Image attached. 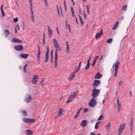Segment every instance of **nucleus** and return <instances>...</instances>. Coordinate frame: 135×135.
<instances>
[{
  "instance_id": "f8f14e48",
  "label": "nucleus",
  "mask_w": 135,
  "mask_h": 135,
  "mask_svg": "<svg viewBox=\"0 0 135 135\" xmlns=\"http://www.w3.org/2000/svg\"><path fill=\"white\" fill-rule=\"evenodd\" d=\"M87 124V122L86 120H82L81 123L80 125L82 126L85 127Z\"/></svg>"
},
{
  "instance_id": "4d7b16f0",
  "label": "nucleus",
  "mask_w": 135,
  "mask_h": 135,
  "mask_svg": "<svg viewBox=\"0 0 135 135\" xmlns=\"http://www.w3.org/2000/svg\"><path fill=\"white\" fill-rule=\"evenodd\" d=\"M3 4H2L1 7V11H3Z\"/></svg>"
},
{
  "instance_id": "774afa93",
  "label": "nucleus",
  "mask_w": 135,
  "mask_h": 135,
  "mask_svg": "<svg viewBox=\"0 0 135 135\" xmlns=\"http://www.w3.org/2000/svg\"><path fill=\"white\" fill-rule=\"evenodd\" d=\"M90 135H95V133H94L92 132L91 133Z\"/></svg>"
},
{
  "instance_id": "cd10ccee",
  "label": "nucleus",
  "mask_w": 135,
  "mask_h": 135,
  "mask_svg": "<svg viewBox=\"0 0 135 135\" xmlns=\"http://www.w3.org/2000/svg\"><path fill=\"white\" fill-rule=\"evenodd\" d=\"M67 43V45H66V50L67 53H69L70 51V50L69 49V46L68 44V41L66 42Z\"/></svg>"
},
{
  "instance_id": "13d9d810",
  "label": "nucleus",
  "mask_w": 135,
  "mask_h": 135,
  "mask_svg": "<svg viewBox=\"0 0 135 135\" xmlns=\"http://www.w3.org/2000/svg\"><path fill=\"white\" fill-rule=\"evenodd\" d=\"M1 13H2V16H3L4 15V13L3 11H1Z\"/></svg>"
},
{
  "instance_id": "37998d69",
  "label": "nucleus",
  "mask_w": 135,
  "mask_h": 135,
  "mask_svg": "<svg viewBox=\"0 0 135 135\" xmlns=\"http://www.w3.org/2000/svg\"><path fill=\"white\" fill-rule=\"evenodd\" d=\"M123 82L122 81H120L118 83V85L120 86H121Z\"/></svg>"
},
{
  "instance_id": "20e7f679",
  "label": "nucleus",
  "mask_w": 135,
  "mask_h": 135,
  "mask_svg": "<svg viewBox=\"0 0 135 135\" xmlns=\"http://www.w3.org/2000/svg\"><path fill=\"white\" fill-rule=\"evenodd\" d=\"M22 120L24 122L27 123H31L34 122L35 121L34 119L26 118H23Z\"/></svg>"
},
{
  "instance_id": "6e6552de",
  "label": "nucleus",
  "mask_w": 135,
  "mask_h": 135,
  "mask_svg": "<svg viewBox=\"0 0 135 135\" xmlns=\"http://www.w3.org/2000/svg\"><path fill=\"white\" fill-rule=\"evenodd\" d=\"M103 29H101L100 31V32H98L95 35V37L96 39L98 38H99L101 35H103V32H102Z\"/></svg>"
},
{
  "instance_id": "ea45409f",
  "label": "nucleus",
  "mask_w": 135,
  "mask_h": 135,
  "mask_svg": "<svg viewBox=\"0 0 135 135\" xmlns=\"http://www.w3.org/2000/svg\"><path fill=\"white\" fill-rule=\"evenodd\" d=\"M88 109L87 108H84L83 110V112L84 113H86L88 111Z\"/></svg>"
},
{
  "instance_id": "4468645a",
  "label": "nucleus",
  "mask_w": 135,
  "mask_h": 135,
  "mask_svg": "<svg viewBox=\"0 0 135 135\" xmlns=\"http://www.w3.org/2000/svg\"><path fill=\"white\" fill-rule=\"evenodd\" d=\"M39 78L37 77V76L36 75H34V76L32 78L33 80L32 81V82L33 84H36L37 80L36 79H38Z\"/></svg>"
},
{
  "instance_id": "603ef678",
  "label": "nucleus",
  "mask_w": 135,
  "mask_h": 135,
  "mask_svg": "<svg viewBox=\"0 0 135 135\" xmlns=\"http://www.w3.org/2000/svg\"><path fill=\"white\" fill-rule=\"evenodd\" d=\"M115 76H117V74L118 73V71L117 70H115Z\"/></svg>"
},
{
  "instance_id": "79ce46f5",
  "label": "nucleus",
  "mask_w": 135,
  "mask_h": 135,
  "mask_svg": "<svg viewBox=\"0 0 135 135\" xmlns=\"http://www.w3.org/2000/svg\"><path fill=\"white\" fill-rule=\"evenodd\" d=\"M44 1L45 4L46 6L47 7L48 6V3L47 0H44Z\"/></svg>"
},
{
  "instance_id": "bf43d9fd",
  "label": "nucleus",
  "mask_w": 135,
  "mask_h": 135,
  "mask_svg": "<svg viewBox=\"0 0 135 135\" xmlns=\"http://www.w3.org/2000/svg\"><path fill=\"white\" fill-rule=\"evenodd\" d=\"M16 28H17V29L18 30H20V27H19V26L18 25H17V26H16Z\"/></svg>"
},
{
  "instance_id": "0e129e2a",
  "label": "nucleus",
  "mask_w": 135,
  "mask_h": 135,
  "mask_svg": "<svg viewBox=\"0 0 135 135\" xmlns=\"http://www.w3.org/2000/svg\"><path fill=\"white\" fill-rule=\"evenodd\" d=\"M56 30H57V33L59 34V31L58 30V27H57L56 28Z\"/></svg>"
},
{
  "instance_id": "338daca9",
  "label": "nucleus",
  "mask_w": 135,
  "mask_h": 135,
  "mask_svg": "<svg viewBox=\"0 0 135 135\" xmlns=\"http://www.w3.org/2000/svg\"><path fill=\"white\" fill-rule=\"evenodd\" d=\"M120 18V20H122L123 19V17L122 16H120L119 17Z\"/></svg>"
},
{
  "instance_id": "ddd939ff",
  "label": "nucleus",
  "mask_w": 135,
  "mask_h": 135,
  "mask_svg": "<svg viewBox=\"0 0 135 135\" xmlns=\"http://www.w3.org/2000/svg\"><path fill=\"white\" fill-rule=\"evenodd\" d=\"M100 84V81L99 80H94L93 85V86H98Z\"/></svg>"
},
{
  "instance_id": "c9c22d12",
  "label": "nucleus",
  "mask_w": 135,
  "mask_h": 135,
  "mask_svg": "<svg viewBox=\"0 0 135 135\" xmlns=\"http://www.w3.org/2000/svg\"><path fill=\"white\" fill-rule=\"evenodd\" d=\"M103 118V116L102 115H100L98 118V120H101Z\"/></svg>"
},
{
  "instance_id": "680f3d73",
  "label": "nucleus",
  "mask_w": 135,
  "mask_h": 135,
  "mask_svg": "<svg viewBox=\"0 0 135 135\" xmlns=\"http://www.w3.org/2000/svg\"><path fill=\"white\" fill-rule=\"evenodd\" d=\"M30 10H32V4H30Z\"/></svg>"
},
{
  "instance_id": "dca6fc26",
  "label": "nucleus",
  "mask_w": 135,
  "mask_h": 135,
  "mask_svg": "<svg viewBox=\"0 0 135 135\" xmlns=\"http://www.w3.org/2000/svg\"><path fill=\"white\" fill-rule=\"evenodd\" d=\"M74 97H72L71 96H70V95L68 98V100L66 102V103H68L73 102L74 101Z\"/></svg>"
},
{
  "instance_id": "49530a36",
  "label": "nucleus",
  "mask_w": 135,
  "mask_h": 135,
  "mask_svg": "<svg viewBox=\"0 0 135 135\" xmlns=\"http://www.w3.org/2000/svg\"><path fill=\"white\" fill-rule=\"evenodd\" d=\"M91 59V57H90L87 60V63H90V62Z\"/></svg>"
},
{
  "instance_id": "c03bdc74",
  "label": "nucleus",
  "mask_w": 135,
  "mask_h": 135,
  "mask_svg": "<svg viewBox=\"0 0 135 135\" xmlns=\"http://www.w3.org/2000/svg\"><path fill=\"white\" fill-rule=\"evenodd\" d=\"M81 61L79 63V65H78V68H79V69H80V68L81 67Z\"/></svg>"
},
{
  "instance_id": "5fc2aeb1",
  "label": "nucleus",
  "mask_w": 135,
  "mask_h": 135,
  "mask_svg": "<svg viewBox=\"0 0 135 135\" xmlns=\"http://www.w3.org/2000/svg\"><path fill=\"white\" fill-rule=\"evenodd\" d=\"M64 5L65 7V9L66 10V2H65V0H64Z\"/></svg>"
},
{
  "instance_id": "8fccbe9b",
  "label": "nucleus",
  "mask_w": 135,
  "mask_h": 135,
  "mask_svg": "<svg viewBox=\"0 0 135 135\" xmlns=\"http://www.w3.org/2000/svg\"><path fill=\"white\" fill-rule=\"evenodd\" d=\"M110 126V122H109L108 124L106 126H107L108 128H109Z\"/></svg>"
},
{
  "instance_id": "f704fd0d",
  "label": "nucleus",
  "mask_w": 135,
  "mask_h": 135,
  "mask_svg": "<svg viewBox=\"0 0 135 135\" xmlns=\"http://www.w3.org/2000/svg\"><path fill=\"white\" fill-rule=\"evenodd\" d=\"M79 114V113L77 112L74 117V119H76V118H77Z\"/></svg>"
},
{
  "instance_id": "aec40b11",
  "label": "nucleus",
  "mask_w": 135,
  "mask_h": 135,
  "mask_svg": "<svg viewBox=\"0 0 135 135\" xmlns=\"http://www.w3.org/2000/svg\"><path fill=\"white\" fill-rule=\"evenodd\" d=\"M78 91L76 92H73L70 93V96H71L72 97H73L75 98L76 94L78 93Z\"/></svg>"
},
{
  "instance_id": "4be33fe9",
  "label": "nucleus",
  "mask_w": 135,
  "mask_h": 135,
  "mask_svg": "<svg viewBox=\"0 0 135 135\" xmlns=\"http://www.w3.org/2000/svg\"><path fill=\"white\" fill-rule=\"evenodd\" d=\"M118 23H118V21H117L116 22V23L114 25V26H113L112 27V30H114L117 28V27L118 25Z\"/></svg>"
},
{
  "instance_id": "69168bd1",
  "label": "nucleus",
  "mask_w": 135,
  "mask_h": 135,
  "mask_svg": "<svg viewBox=\"0 0 135 135\" xmlns=\"http://www.w3.org/2000/svg\"><path fill=\"white\" fill-rule=\"evenodd\" d=\"M80 70V69H79V68H78V69L77 70H76V71H75V72L76 73H77V72Z\"/></svg>"
},
{
  "instance_id": "39448f33",
  "label": "nucleus",
  "mask_w": 135,
  "mask_h": 135,
  "mask_svg": "<svg viewBox=\"0 0 135 135\" xmlns=\"http://www.w3.org/2000/svg\"><path fill=\"white\" fill-rule=\"evenodd\" d=\"M23 47L22 45L15 46L14 48L16 50L18 51H21L23 50Z\"/></svg>"
},
{
  "instance_id": "a211bd4d",
  "label": "nucleus",
  "mask_w": 135,
  "mask_h": 135,
  "mask_svg": "<svg viewBox=\"0 0 135 135\" xmlns=\"http://www.w3.org/2000/svg\"><path fill=\"white\" fill-rule=\"evenodd\" d=\"M25 132L27 135H32L33 134V132L30 130H26Z\"/></svg>"
},
{
  "instance_id": "1a4fd4ad",
  "label": "nucleus",
  "mask_w": 135,
  "mask_h": 135,
  "mask_svg": "<svg viewBox=\"0 0 135 135\" xmlns=\"http://www.w3.org/2000/svg\"><path fill=\"white\" fill-rule=\"evenodd\" d=\"M117 108H118V112L119 113L120 110V109L121 108V105L119 103V100L118 99V98L117 99Z\"/></svg>"
},
{
  "instance_id": "f03ea898",
  "label": "nucleus",
  "mask_w": 135,
  "mask_h": 135,
  "mask_svg": "<svg viewBox=\"0 0 135 135\" xmlns=\"http://www.w3.org/2000/svg\"><path fill=\"white\" fill-rule=\"evenodd\" d=\"M95 100V98L92 97L88 103L89 105L91 107H94L97 104V102Z\"/></svg>"
},
{
  "instance_id": "de8ad7c7",
  "label": "nucleus",
  "mask_w": 135,
  "mask_h": 135,
  "mask_svg": "<svg viewBox=\"0 0 135 135\" xmlns=\"http://www.w3.org/2000/svg\"><path fill=\"white\" fill-rule=\"evenodd\" d=\"M53 50H52V51H51L50 53V55L51 57H53Z\"/></svg>"
},
{
  "instance_id": "393cba45",
  "label": "nucleus",
  "mask_w": 135,
  "mask_h": 135,
  "mask_svg": "<svg viewBox=\"0 0 135 135\" xmlns=\"http://www.w3.org/2000/svg\"><path fill=\"white\" fill-rule=\"evenodd\" d=\"M98 57H99V56H96L95 57L94 59L93 62V64L91 65V66H94L95 64L96 63L97 60V59H98Z\"/></svg>"
},
{
  "instance_id": "c85d7f7f",
  "label": "nucleus",
  "mask_w": 135,
  "mask_h": 135,
  "mask_svg": "<svg viewBox=\"0 0 135 135\" xmlns=\"http://www.w3.org/2000/svg\"><path fill=\"white\" fill-rule=\"evenodd\" d=\"M4 32L6 34V36H7L9 34V32L7 30H5L4 31Z\"/></svg>"
},
{
  "instance_id": "f3484780",
  "label": "nucleus",
  "mask_w": 135,
  "mask_h": 135,
  "mask_svg": "<svg viewBox=\"0 0 135 135\" xmlns=\"http://www.w3.org/2000/svg\"><path fill=\"white\" fill-rule=\"evenodd\" d=\"M47 31L48 32V35L49 37L52 36V31L50 28L49 26H47Z\"/></svg>"
},
{
  "instance_id": "72a5a7b5",
  "label": "nucleus",
  "mask_w": 135,
  "mask_h": 135,
  "mask_svg": "<svg viewBox=\"0 0 135 135\" xmlns=\"http://www.w3.org/2000/svg\"><path fill=\"white\" fill-rule=\"evenodd\" d=\"M112 38H109L107 40V42L108 43H110L112 42Z\"/></svg>"
},
{
  "instance_id": "052dcab7",
  "label": "nucleus",
  "mask_w": 135,
  "mask_h": 135,
  "mask_svg": "<svg viewBox=\"0 0 135 135\" xmlns=\"http://www.w3.org/2000/svg\"><path fill=\"white\" fill-rule=\"evenodd\" d=\"M45 43V38H43V44H44Z\"/></svg>"
},
{
  "instance_id": "7c9ffc66",
  "label": "nucleus",
  "mask_w": 135,
  "mask_h": 135,
  "mask_svg": "<svg viewBox=\"0 0 135 135\" xmlns=\"http://www.w3.org/2000/svg\"><path fill=\"white\" fill-rule=\"evenodd\" d=\"M127 7V5H124L122 7V9L123 11H126Z\"/></svg>"
},
{
  "instance_id": "a18cd8bd",
  "label": "nucleus",
  "mask_w": 135,
  "mask_h": 135,
  "mask_svg": "<svg viewBox=\"0 0 135 135\" xmlns=\"http://www.w3.org/2000/svg\"><path fill=\"white\" fill-rule=\"evenodd\" d=\"M83 16L85 19H87L86 17V14L84 11Z\"/></svg>"
},
{
  "instance_id": "864d4df0",
  "label": "nucleus",
  "mask_w": 135,
  "mask_h": 135,
  "mask_svg": "<svg viewBox=\"0 0 135 135\" xmlns=\"http://www.w3.org/2000/svg\"><path fill=\"white\" fill-rule=\"evenodd\" d=\"M56 7H57V12H58V15H59V10L58 8V5H57Z\"/></svg>"
},
{
  "instance_id": "2eb2a0df",
  "label": "nucleus",
  "mask_w": 135,
  "mask_h": 135,
  "mask_svg": "<svg viewBox=\"0 0 135 135\" xmlns=\"http://www.w3.org/2000/svg\"><path fill=\"white\" fill-rule=\"evenodd\" d=\"M102 76V75L100 73L98 72L94 76V78L95 79H99Z\"/></svg>"
},
{
  "instance_id": "2f4dec72",
  "label": "nucleus",
  "mask_w": 135,
  "mask_h": 135,
  "mask_svg": "<svg viewBox=\"0 0 135 135\" xmlns=\"http://www.w3.org/2000/svg\"><path fill=\"white\" fill-rule=\"evenodd\" d=\"M90 65V63H87V64L85 68V70L88 69L89 68V66Z\"/></svg>"
},
{
  "instance_id": "0eeeda50",
  "label": "nucleus",
  "mask_w": 135,
  "mask_h": 135,
  "mask_svg": "<svg viewBox=\"0 0 135 135\" xmlns=\"http://www.w3.org/2000/svg\"><path fill=\"white\" fill-rule=\"evenodd\" d=\"M49 46H47L46 48V59L45 60V62H47L49 59Z\"/></svg>"
},
{
  "instance_id": "09e8293b",
  "label": "nucleus",
  "mask_w": 135,
  "mask_h": 135,
  "mask_svg": "<svg viewBox=\"0 0 135 135\" xmlns=\"http://www.w3.org/2000/svg\"><path fill=\"white\" fill-rule=\"evenodd\" d=\"M31 19L33 22H34V16H31Z\"/></svg>"
},
{
  "instance_id": "412c9836",
  "label": "nucleus",
  "mask_w": 135,
  "mask_h": 135,
  "mask_svg": "<svg viewBox=\"0 0 135 135\" xmlns=\"http://www.w3.org/2000/svg\"><path fill=\"white\" fill-rule=\"evenodd\" d=\"M65 113V111L64 109L60 108V116L62 115Z\"/></svg>"
},
{
  "instance_id": "9b49d317",
  "label": "nucleus",
  "mask_w": 135,
  "mask_h": 135,
  "mask_svg": "<svg viewBox=\"0 0 135 135\" xmlns=\"http://www.w3.org/2000/svg\"><path fill=\"white\" fill-rule=\"evenodd\" d=\"M32 97L30 95L28 94L26 98L25 99V100L27 103L29 102L31 100Z\"/></svg>"
},
{
  "instance_id": "3c124183",
  "label": "nucleus",
  "mask_w": 135,
  "mask_h": 135,
  "mask_svg": "<svg viewBox=\"0 0 135 135\" xmlns=\"http://www.w3.org/2000/svg\"><path fill=\"white\" fill-rule=\"evenodd\" d=\"M83 108V107H82L81 108H79V110H78V112H77L79 113H80V111L81 110V109H82Z\"/></svg>"
},
{
  "instance_id": "b1692460",
  "label": "nucleus",
  "mask_w": 135,
  "mask_h": 135,
  "mask_svg": "<svg viewBox=\"0 0 135 135\" xmlns=\"http://www.w3.org/2000/svg\"><path fill=\"white\" fill-rule=\"evenodd\" d=\"M75 72H73L69 76V79H72L75 76V75L74 74Z\"/></svg>"
},
{
  "instance_id": "6ab92c4d",
  "label": "nucleus",
  "mask_w": 135,
  "mask_h": 135,
  "mask_svg": "<svg viewBox=\"0 0 135 135\" xmlns=\"http://www.w3.org/2000/svg\"><path fill=\"white\" fill-rule=\"evenodd\" d=\"M28 56V54H21L20 55V56L21 57L25 59H26L27 58Z\"/></svg>"
},
{
  "instance_id": "423d86ee",
  "label": "nucleus",
  "mask_w": 135,
  "mask_h": 135,
  "mask_svg": "<svg viewBox=\"0 0 135 135\" xmlns=\"http://www.w3.org/2000/svg\"><path fill=\"white\" fill-rule=\"evenodd\" d=\"M125 126V123H123L121 124L119 126L118 129V132L122 133L123 130Z\"/></svg>"
},
{
  "instance_id": "a19ab883",
  "label": "nucleus",
  "mask_w": 135,
  "mask_h": 135,
  "mask_svg": "<svg viewBox=\"0 0 135 135\" xmlns=\"http://www.w3.org/2000/svg\"><path fill=\"white\" fill-rule=\"evenodd\" d=\"M71 11V13H72V16H74L75 17V16H76L75 15H74V11Z\"/></svg>"
},
{
  "instance_id": "e2e57ef3",
  "label": "nucleus",
  "mask_w": 135,
  "mask_h": 135,
  "mask_svg": "<svg viewBox=\"0 0 135 135\" xmlns=\"http://www.w3.org/2000/svg\"><path fill=\"white\" fill-rule=\"evenodd\" d=\"M133 118L132 117V119L131 120V125H133Z\"/></svg>"
},
{
  "instance_id": "4c0bfd02",
  "label": "nucleus",
  "mask_w": 135,
  "mask_h": 135,
  "mask_svg": "<svg viewBox=\"0 0 135 135\" xmlns=\"http://www.w3.org/2000/svg\"><path fill=\"white\" fill-rule=\"evenodd\" d=\"M40 51H38V53L37 55V58L39 59L40 58Z\"/></svg>"
},
{
  "instance_id": "9d476101",
  "label": "nucleus",
  "mask_w": 135,
  "mask_h": 135,
  "mask_svg": "<svg viewBox=\"0 0 135 135\" xmlns=\"http://www.w3.org/2000/svg\"><path fill=\"white\" fill-rule=\"evenodd\" d=\"M12 41L14 43H20L22 42L21 40H20L18 38H13L12 39Z\"/></svg>"
},
{
  "instance_id": "58836bf2",
  "label": "nucleus",
  "mask_w": 135,
  "mask_h": 135,
  "mask_svg": "<svg viewBox=\"0 0 135 135\" xmlns=\"http://www.w3.org/2000/svg\"><path fill=\"white\" fill-rule=\"evenodd\" d=\"M18 20V18L17 17L14 18L13 19L14 22H17Z\"/></svg>"
},
{
  "instance_id": "473e14b6",
  "label": "nucleus",
  "mask_w": 135,
  "mask_h": 135,
  "mask_svg": "<svg viewBox=\"0 0 135 135\" xmlns=\"http://www.w3.org/2000/svg\"><path fill=\"white\" fill-rule=\"evenodd\" d=\"M86 10L87 12L88 13H90V10L89 9V6L88 5H86Z\"/></svg>"
},
{
  "instance_id": "c756f323",
  "label": "nucleus",
  "mask_w": 135,
  "mask_h": 135,
  "mask_svg": "<svg viewBox=\"0 0 135 135\" xmlns=\"http://www.w3.org/2000/svg\"><path fill=\"white\" fill-rule=\"evenodd\" d=\"M67 21H68L67 20H66V21L65 23H66V28H67L68 27L69 29V31H70L71 29H70V26H69V24H67Z\"/></svg>"
},
{
  "instance_id": "5701e85b",
  "label": "nucleus",
  "mask_w": 135,
  "mask_h": 135,
  "mask_svg": "<svg viewBox=\"0 0 135 135\" xmlns=\"http://www.w3.org/2000/svg\"><path fill=\"white\" fill-rule=\"evenodd\" d=\"M119 64V62L118 61L116 63L115 66V70H117Z\"/></svg>"
},
{
  "instance_id": "7ed1b4c3",
  "label": "nucleus",
  "mask_w": 135,
  "mask_h": 135,
  "mask_svg": "<svg viewBox=\"0 0 135 135\" xmlns=\"http://www.w3.org/2000/svg\"><path fill=\"white\" fill-rule=\"evenodd\" d=\"M100 93V90L98 89H94L93 90L92 96L93 97L95 98V97H97Z\"/></svg>"
},
{
  "instance_id": "bb28decb",
  "label": "nucleus",
  "mask_w": 135,
  "mask_h": 135,
  "mask_svg": "<svg viewBox=\"0 0 135 135\" xmlns=\"http://www.w3.org/2000/svg\"><path fill=\"white\" fill-rule=\"evenodd\" d=\"M21 113H22L23 115L25 116H26L27 115V112L25 110H23L21 111Z\"/></svg>"
},
{
  "instance_id": "f257e3e1",
  "label": "nucleus",
  "mask_w": 135,
  "mask_h": 135,
  "mask_svg": "<svg viewBox=\"0 0 135 135\" xmlns=\"http://www.w3.org/2000/svg\"><path fill=\"white\" fill-rule=\"evenodd\" d=\"M53 43L55 48L56 49L55 51V59L54 60V66L55 68H56L57 66V49H59V44L56 39L53 40Z\"/></svg>"
},
{
  "instance_id": "e433bc0d",
  "label": "nucleus",
  "mask_w": 135,
  "mask_h": 135,
  "mask_svg": "<svg viewBox=\"0 0 135 135\" xmlns=\"http://www.w3.org/2000/svg\"><path fill=\"white\" fill-rule=\"evenodd\" d=\"M40 51H38V53L37 55V58L39 59L40 58Z\"/></svg>"
},
{
  "instance_id": "6e6d98bb",
  "label": "nucleus",
  "mask_w": 135,
  "mask_h": 135,
  "mask_svg": "<svg viewBox=\"0 0 135 135\" xmlns=\"http://www.w3.org/2000/svg\"><path fill=\"white\" fill-rule=\"evenodd\" d=\"M80 23H81L82 25H83V20H82V19H81L80 20Z\"/></svg>"
},
{
  "instance_id": "a878e982",
  "label": "nucleus",
  "mask_w": 135,
  "mask_h": 135,
  "mask_svg": "<svg viewBox=\"0 0 135 135\" xmlns=\"http://www.w3.org/2000/svg\"><path fill=\"white\" fill-rule=\"evenodd\" d=\"M100 124V121H98L95 124L94 128L95 129H97L99 126Z\"/></svg>"
}]
</instances>
